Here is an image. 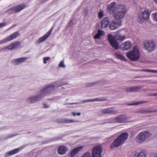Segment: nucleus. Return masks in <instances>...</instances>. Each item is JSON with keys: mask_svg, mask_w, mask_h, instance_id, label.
Segmentation results:
<instances>
[{"mask_svg": "<svg viewBox=\"0 0 157 157\" xmlns=\"http://www.w3.org/2000/svg\"><path fill=\"white\" fill-rule=\"evenodd\" d=\"M108 11L113 13L114 17L117 20L123 19L126 14L127 10L125 6L117 5L115 2H112L108 6Z\"/></svg>", "mask_w": 157, "mask_h": 157, "instance_id": "f257e3e1", "label": "nucleus"}, {"mask_svg": "<svg viewBox=\"0 0 157 157\" xmlns=\"http://www.w3.org/2000/svg\"><path fill=\"white\" fill-rule=\"evenodd\" d=\"M125 39L124 35L122 36L118 33L115 34L114 36L110 34L108 36V40L109 42L110 45L116 50L118 49V44L116 40L122 41Z\"/></svg>", "mask_w": 157, "mask_h": 157, "instance_id": "f03ea898", "label": "nucleus"}, {"mask_svg": "<svg viewBox=\"0 0 157 157\" xmlns=\"http://www.w3.org/2000/svg\"><path fill=\"white\" fill-rule=\"evenodd\" d=\"M128 136V134L127 132L122 133L110 145V148L113 149L120 146L127 139Z\"/></svg>", "mask_w": 157, "mask_h": 157, "instance_id": "7ed1b4c3", "label": "nucleus"}, {"mask_svg": "<svg viewBox=\"0 0 157 157\" xmlns=\"http://www.w3.org/2000/svg\"><path fill=\"white\" fill-rule=\"evenodd\" d=\"M126 56L130 60L133 61L138 59L140 55L138 47L135 46L132 51L127 53Z\"/></svg>", "mask_w": 157, "mask_h": 157, "instance_id": "20e7f679", "label": "nucleus"}, {"mask_svg": "<svg viewBox=\"0 0 157 157\" xmlns=\"http://www.w3.org/2000/svg\"><path fill=\"white\" fill-rule=\"evenodd\" d=\"M151 135L149 132L144 131L140 133L136 136V142L141 143L147 139H148Z\"/></svg>", "mask_w": 157, "mask_h": 157, "instance_id": "39448f33", "label": "nucleus"}, {"mask_svg": "<svg viewBox=\"0 0 157 157\" xmlns=\"http://www.w3.org/2000/svg\"><path fill=\"white\" fill-rule=\"evenodd\" d=\"M150 14V12L148 10H145L140 14L137 15L138 21L142 24L144 21H147L148 19Z\"/></svg>", "mask_w": 157, "mask_h": 157, "instance_id": "423d86ee", "label": "nucleus"}, {"mask_svg": "<svg viewBox=\"0 0 157 157\" xmlns=\"http://www.w3.org/2000/svg\"><path fill=\"white\" fill-rule=\"evenodd\" d=\"M144 47L145 49L149 52L153 51L155 46V44L153 40L146 41L144 43Z\"/></svg>", "mask_w": 157, "mask_h": 157, "instance_id": "0eeeda50", "label": "nucleus"}, {"mask_svg": "<svg viewBox=\"0 0 157 157\" xmlns=\"http://www.w3.org/2000/svg\"><path fill=\"white\" fill-rule=\"evenodd\" d=\"M102 150L101 146H95L92 150V157H101Z\"/></svg>", "mask_w": 157, "mask_h": 157, "instance_id": "6e6552de", "label": "nucleus"}, {"mask_svg": "<svg viewBox=\"0 0 157 157\" xmlns=\"http://www.w3.org/2000/svg\"><path fill=\"white\" fill-rule=\"evenodd\" d=\"M20 33L18 32H16L0 41V44L13 40L19 36Z\"/></svg>", "mask_w": 157, "mask_h": 157, "instance_id": "1a4fd4ad", "label": "nucleus"}, {"mask_svg": "<svg viewBox=\"0 0 157 157\" xmlns=\"http://www.w3.org/2000/svg\"><path fill=\"white\" fill-rule=\"evenodd\" d=\"M121 25V21L113 20L110 23L109 29L111 30H114Z\"/></svg>", "mask_w": 157, "mask_h": 157, "instance_id": "9d476101", "label": "nucleus"}, {"mask_svg": "<svg viewBox=\"0 0 157 157\" xmlns=\"http://www.w3.org/2000/svg\"><path fill=\"white\" fill-rule=\"evenodd\" d=\"M55 86L53 84L48 85L46 86L44 89L40 91V93L42 95H46L50 91L54 89Z\"/></svg>", "mask_w": 157, "mask_h": 157, "instance_id": "9b49d317", "label": "nucleus"}, {"mask_svg": "<svg viewBox=\"0 0 157 157\" xmlns=\"http://www.w3.org/2000/svg\"><path fill=\"white\" fill-rule=\"evenodd\" d=\"M102 113L109 114H116L118 112L117 110H114L113 108L111 107L107 109H104L101 111Z\"/></svg>", "mask_w": 157, "mask_h": 157, "instance_id": "f8f14e48", "label": "nucleus"}, {"mask_svg": "<svg viewBox=\"0 0 157 157\" xmlns=\"http://www.w3.org/2000/svg\"><path fill=\"white\" fill-rule=\"evenodd\" d=\"M127 118L124 115H121L115 117L114 120L116 122L123 123L126 122Z\"/></svg>", "mask_w": 157, "mask_h": 157, "instance_id": "ddd939ff", "label": "nucleus"}, {"mask_svg": "<svg viewBox=\"0 0 157 157\" xmlns=\"http://www.w3.org/2000/svg\"><path fill=\"white\" fill-rule=\"evenodd\" d=\"M53 29V28L52 27L50 30L46 34H45L43 36L40 37L38 40V42L39 43H40L44 40H45L51 34L52 30Z\"/></svg>", "mask_w": 157, "mask_h": 157, "instance_id": "4468645a", "label": "nucleus"}, {"mask_svg": "<svg viewBox=\"0 0 157 157\" xmlns=\"http://www.w3.org/2000/svg\"><path fill=\"white\" fill-rule=\"evenodd\" d=\"M67 151V148L63 146H59L57 150V152L58 154L60 155H63L65 154Z\"/></svg>", "mask_w": 157, "mask_h": 157, "instance_id": "2eb2a0df", "label": "nucleus"}, {"mask_svg": "<svg viewBox=\"0 0 157 157\" xmlns=\"http://www.w3.org/2000/svg\"><path fill=\"white\" fill-rule=\"evenodd\" d=\"M42 97L41 95L29 98L27 99V101L30 103H33L40 100Z\"/></svg>", "mask_w": 157, "mask_h": 157, "instance_id": "dca6fc26", "label": "nucleus"}, {"mask_svg": "<svg viewBox=\"0 0 157 157\" xmlns=\"http://www.w3.org/2000/svg\"><path fill=\"white\" fill-rule=\"evenodd\" d=\"M21 43L19 41H17L9 45L8 48L10 50H13L18 48L21 45Z\"/></svg>", "mask_w": 157, "mask_h": 157, "instance_id": "f3484780", "label": "nucleus"}, {"mask_svg": "<svg viewBox=\"0 0 157 157\" xmlns=\"http://www.w3.org/2000/svg\"><path fill=\"white\" fill-rule=\"evenodd\" d=\"M83 148L82 146H80L74 149L70 153V155L71 157H74L76 154L79 151H81Z\"/></svg>", "mask_w": 157, "mask_h": 157, "instance_id": "a211bd4d", "label": "nucleus"}, {"mask_svg": "<svg viewBox=\"0 0 157 157\" xmlns=\"http://www.w3.org/2000/svg\"><path fill=\"white\" fill-rule=\"evenodd\" d=\"M28 58L26 57H21L14 59L13 60L12 62L15 64L18 65L24 62Z\"/></svg>", "mask_w": 157, "mask_h": 157, "instance_id": "6ab92c4d", "label": "nucleus"}, {"mask_svg": "<svg viewBox=\"0 0 157 157\" xmlns=\"http://www.w3.org/2000/svg\"><path fill=\"white\" fill-rule=\"evenodd\" d=\"M109 20L107 17L104 18L101 21V27L102 29H104L106 28L109 24Z\"/></svg>", "mask_w": 157, "mask_h": 157, "instance_id": "aec40b11", "label": "nucleus"}, {"mask_svg": "<svg viewBox=\"0 0 157 157\" xmlns=\"http://www.w3.org/2000/svg\"><path fill=\"white\" fill-rule=\"evenodd\" d=\"M140 89V87L139 86L137 87H130L127 88L126 91L128 92H134L138 91Z\"/></svg>", "mask_w": 157, "mask_h": 157, "instance_id": "412c9836", "label": "nucleus"}, {"mask_svg": "<svg viewBox=\"0 0 157 157\" xmlns=\"http://www.w3.org/2000/svg\"><path fill=\"white\" fill-rule=\"evenodd\" d=\"M122 46H123L122 49L123 50H127L130 48L131 47V43L129 41H126L123 44Z\"/></svg>", "mask_w": 157, "mask_h": 157, "instance_id": "4be33fe9", "label": "nucleus"}, {"mask_svg": "<svg viewBox=\"0 0 157 157\" xmlns=\"http://www.w3.org/2000/svg\"><path fill=\"white\" fill-rule=\"evenodd\" d=\"M26 7V5L23 4L13 7L15 13L19 12Z\"/></svg>", "mask_w": 157, "mask_h": 157, "instance_id": "5701e85b", "label": "nucleus"}, {"mask_svg": "<svg viewBox=\"0 0 157 157\" xmlns=\"http://www.w3.org/2000/svg\"><path fill=\"white\" fill-rule=\"evenodd\" d=\"M115 57L118 59L124 61H126V59L122 54L120 52H117L114 54Z\"/></svg>", "mask_w": 157, "mask_h": 157, "instance_id": "b1692460", "label": "nucleus"}, {"mask_svg": "<svg viewBox=\"0 0 157 157\" xmlns=\"http://www.w3.org/2000/svg\"><path fill=\"white\" fill-rule=\"evenodd\" d=\"M146 154L143 151L140 152L135 151L134 153L133 157H146Z\"/></svg>", "mask_w": 157, "mask_h": 157, "instance_id": "393cba45", "label": "nucleus"}, {"mask_svg": "<svg viewBox=\"0 0 157 157\" xmlns=\"http://www.w3.org/2000/svg\"><path fill=\"white\" fill-rule=\"evenodd\" d=\"M75 121H74L71 119H62L59 120V122L64 123H71L76 122Z\"/></svg>", "mask_w": 157, "mask_h": 157, "instance_id": "a878e982", "label": "nucleus"}, {"mask_svg": "<svg viewBox=\"0 0 157 157\" xmlns=\"http://www.w3.org/2000/svg\"><path fill=\"white\" fill-rule=\"evenodd\" d=\"M104 34V33L103 31L98 30V33L94 36V38L95 39H99L101 36Z\"/></svg>", "mask_w": 157, "mask_h": 157, "instance_id": "bb28decb", "label": "nucleus"}, {"mask_svg": "<svg viewBox=\"0 0 157 157\" xmlns=\"http://www.w3.org/2000/svg\"><path fill=\"white\" fill-rule=\"evenodd\" d=\"M21 150L20 148H17V149H15L13 150H12L10 151H9L7 154L9 155H12L14 154H16L17 153Z\"/></svg>", "mask_w": 157, "mask_h": 157, "instance_id": "cd10ccee", "label": "nucleus"}, {"mask_svg": "<svg viewBox=\"0 0 157 157\" xmlns=\"http://www.w3.org/2000/svg\"><path fill=\"white\" fill-rule=\"evenodd\" d=\"M153 111L151 110H147L146 109H143L140 110L138 112L140 113H151Z\"/></svg>", "mask_w": 157, "mask_h": 157, "instance_id": "c85d7f7f", "label": "nucleus"}, {"mask_svg": "<svg viewBox=\"0 0 157 157\" xmlns=\"http://www.w3.org/2000/svg\"><path fill=\"white\" fill-rule=\"evenodd\" d=\"M140 71L146 72L157 73V70H149L148 69H143L141 70Z\"/></svg>", "mask_w": 157, "mask_h": 157, "instance_id": "c756f323", "label": "nucleus"}, {"mask_svg": "<svg viewBox=\"0 0 157 157\" xmlns=\"http://www.w3.org/2000/svg\"><path fill=\"white\" fill-rule=\"evenodd\" d=\"M147 102L146 101H140L138 102H134L131 104H129L128 105H137L140 104H143L144 103H146Z\"/></svg>", "mask_w": 157, "mask_h": 157, "instance_id": "7c9ffc66", "label": "nucleus"}, {"mask_svg": "<svg viewBox=\"0 0 157 157\" xmlns=\"http://www.w3.org/2000/svg\"><path fill=\"white\" fill-rule=\"evenodd\" d=\"M152 17L154 21H157V12L153 13L152 14Z\"/></svg>", "mask_w": 157, "mask_h": 157, "instance_id": "2f4dec72", "label": "nucleus"}, {"mask_svg": "<svg viewBox=\"0 0 157 157\" xmlns=\"http://www.w3.org/2000/svg\"><path fill=\"white\" fill-rule=\"evenodd\" d=\"M7 12L9 14H11L15 13L13 7L10 9Z\"/></svg>", "mask_w": 157, "mask_h": 157, "instance_id": "473e14b6", "label": "nucleus"}, {"mask_svg": "<svg viewBox=\"0 0 157 157\" xmlns=\"http://www.w3.org/2000/svg\"><path fill=\"white\" fill-rule=\"evenodd\" d=\"M101 100L98 98H96L93 99H90L85 100V101L86 102H91L94 101H101Z\"/></svg>", "mask_w": 157, "mask_h": 157, "instance_id": "72a5a7b5", "label": "nucleus"}, {"mask_svg": "<svg viewBox=\"0 0 157 157\" xmlns=\"http://www.w3.org/2000/svg\"><path fill=\"white\" fill-rule=\"evenodd\" d=\"M103 15L104 14L103 11H100L98 14V17L99 18L101 19L103 17Z\"/></svg>", "mask_w": 157, "mask_h": 157, "instance_id": "f704fd0d", "label": "nucleus"}, {"mask_svg": "<svg viewBox=\"0 0 157 157\" xmlns=\"http://www.w3.org/2000/svg\"><path fill=\"white\" fill-rule=\"evenodd\" d=\"M59 67L62 68H64L65 67V66L64 64V62L63 61H61L59 65Z\"/></svg>", "mask_w": 157, "mask_h": 157, "instance_id": "c9c22d12", "label": "nucleus"}, {"mask_svg": "<svg viewBox=\"0 0 157 157\" xmlns=\"http://www.w3.org/2000/svg\"><path fill=\"white\" fill-rule=\"evenodd\" d=\"M71 114L74 116H75L76 115L79 116L81 115V113H76L74 112H73L71 113Z\"/></svg>", "mask_w": 157, "mask_h": 157, "instance_id": "e433bc0d", "label": "nucleus"}, {"mask_svg": "<svg viewBox=\"0 0 157 157\" xmlns=\"http://www.w3.org/2000/svg\"><path fill=\"white\" fill-rule=\"evenodd\" d=\"M50 59L49 57H44V58L43 62L45 64L47 63V61L48 60Z\"/></svg>", "mask_w": 157, "mask_h": 157, "instance_id": "4c0bfd02", "label": "nucleus"}, {"mask_svg": "<svg viewBox=\"0 0 157 157\" xmlns=\"http://www.w3.org/2000/svg\"><path fill=\"white\" fill-rule=\"evenodd\" d=\"M90 154L89 153H85L82 157H90Z\"/></svg>", "mask_w": 157, "mask_h": 157, "instance_id": "58836bf2", "label": "nucleus"}, {"mask_svg": "<svg viewBox=\"0 0 157 157\" xmlns=\"http://www.w3.org/2000/svg\"><path fill=\"white\" fill-rule=\"evenodd\" d=\"M6 25V23H3L0 24V28L5 26Z\"/></svg>", "mask_w": 157, "mask_h": 157, "instance_id": "ea45409f", "label": "nucleus"}, {"mask_svg": "<svg viewBox=\"0 0 157 157\" xmlns=\"http://www.w3.org/2000/svg\"><path fill=\"white\" fill-rule=\"evenodd\" d=\"M94 83L91 82V83H88V84L87 86H93V85H94Z\"/></svg>", "mask_w": 157, "mask_h": 157, "instance_id": "a19ab883", "label": "nucleus"}, {"mask_svg": "<svg viewBox=\"0 0 157 157\" xmlns=\"http://www.w3.org/2000/svg\"><path fill=\"white\" fill-rule=\"evenodd\" d=\"M48 106L47 105L45 104H44L43 105V107L45 108H47L48 107Z\"/></svg>", "mask_w": 157, "mask_h": 157, "instance_id": "79ce46f5", "label": "nucleus"}, {"mask_svg": "<svg viewBox=\"0 0 157 157\" xmlns=\"http://www.w3.org/2000/svg\"><path fill=\"white\" fill-rule=\"evenodd\" d=\"M153 96H157V94H154L152 95Z\"/></svg>", "mask_w": 157, "mask_h": 157, "instance_id": "37998d69", "label": "nucleus"}, {"mask_svg": "<svg viewBox=\"0 0 157 157\" xmlns=\"http://www.w3.org/2000/svg\"><path fill=\"white\" fill-rule=\"evenodd\" d=\"M154 1L157 4V0H154Z\"/></svg>", "mask_w": 157, "mask_h": 157, "instance_id": "c03bdc74", "label": "nucleus"}, {"mask_svg": "<svg viewBox=\"0 0 157 157\" xmlns=\"http://www.w3.org/2000/svg\"><path fill=\"white\" fill-rule=\"evenodd\" d=\"M153 157H157V155H155Z\"/></svg>", "mask_w": 157, "mask_h": 157, "instance_id": "a18cd8bd", "label": "nucleus"}]
</instances>
